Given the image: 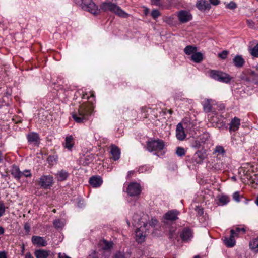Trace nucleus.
I'll return each instance as SVG.
<instances>
[{
	"label": "nucleus",
	"mask_w": 258,
	"mask_h": 258,
	"mask_svg": "<svg viewBox=\"0 0 258 258\" xmlns=\"http://www.w3.org/2000/svg\"><path fill=\"white\" fill-rule=\"evenodd\" d=\"M176 154L179 157H182L185 154V151L182 147H178L176 151Z\"/></svg>",
	"instance_id": "2f4dec72"
},
{
	"label": "nucleus",
	"mask_w": 258,
	"mask_h": 258,
	"mask_svg": "<svg viewBox=\"0 0 258 258\" xmlns=\"http://www.w3.org/2000/svg\"><path fill=\"white\" fill-rule=\"evenodd\" d=\"M57 159V157L55 155H50L47 158V161L51 164H53L54 162H56Z\"/></svg>",
	"instance_id": "e433bc0d"
},
{
	"label": "nucleus",
	"mask_w": 258,
	"mask_h": 258,
	"mask_svg": "<svg viewBox=\"0 0 258 258\" xmlns=\"http://www.w3.org/2000/svg\"><path fill=\"white\" fill-rule=\"evenodd\" d=\"M134 173V171H129L128 176H130L131 175L133 174Z\"/></svg>",
	"instance_id": "338daca9"
},
{
	"label": "nucleus",
	"mask_w": 258,
	"mask_h": 258,
	"mask_svg": "<svg viewBox=\"0 0 258 258\" xmlns=\"http://www.w3.org/2000/svg\"><path fill=\"white\" fill-rule=\"evenodd\" d=\"M204 139H205V140H203V139H202V141L203 142H205L206 140H208V139L209 138V135L206 134H205L204 135Z\"/></svg>",
	"instance_id": "4d7b16f0"
},
{
	"label": "nucleus",
	"mask_w": 258,
	"mask_h": 258,
	"mask_svg": "<svg viewBox=\"0 0 258 258\" xmlns=\"http://www.w3.org/2000/svg\"><path fill=\"white\" fill-rule=\"evenodd\" d=\"M165 146V142L160 139L152 140L147 142V150L149 152L155 151V154L160 157L164 154V152L162 151Z\"/></svg>",
	"instance_id": "f03ea898"
},
{
	"label": "nucleus",
	"mask_w": 258,
	"mask_h": 258,
	"mask_svg": "<svg viewBox=\"0 0 258 258\" xmlns=\"http://www.w3.org/2000/svg\"><path fill=\"white\" fill-rule=\"evenodd\" d=\"M0 258H7L6 253L5 251L0 252Z\"/></svg>",
	"instance_id": "864d4df0"
},
{
	"label": "nucleus",
	"mask_w": 258,
	"mask_h": 258,
	"mask_svg": "<svg viewBox=\"0 0 258 258\" xmlns=\"http://www.w3.org/2000/svg\"><path fill=\"white\" fill-rule=\"evenodd\" d=\"M210 4L213 5H217L220 3L219 0H209Z\"/></svg>",
	"instance_id": "603ef678"
},
{
	"label": "nucleus",
	"mask_w": 258,
	"mask_h": 258,
	"mask_svg": "<svg viewBox=\"0 0 258 258\" xmlns=\"http://www.w3.org/2000/svg\"><path fill=\"white\" fill-rule=\"evenodd\" d=\"M178 214L179 212L177 210H170L164 215V218L166 220L175 221L178 219Z\"/></svg>",
	"instance_id": "f8f14e48"
},
{
	"label": "nucleus",
	"mask_w": 258,
	"mask_h": 258,
	"mask_svg": "<svg viewBox=\"0 0 258 258\" xmlns=\"http://www.w3.org/2000/svg\"><path fill=\"white\" fill-rule=\"evenodd\" d=\"M3 154L2 151H0V162L3 161Z\"/></svg>",
	"instance_id": "bf43d9fd"
},
{
	"label": "nucleus",
	"mask_w": 258,
	"mask_h": 258,
	"mask_svg": "<svg viewBox=\"0 0 258 258\" xmlns=\"http://www.w3.org/2000/svg\"><path fill=\"white\" fill-rule=\"evenodd\" d=\"M102 180L100 177L92 176L89 179V183L93 187H99L102 183Z\"/></svg>",
	"instance_id": "a211bd4d"
},
{
	"label": "nucleus",
	"mask_w": 258,
	"mask_h": 258,
	"mask_svg": "<svg viewBox=\"0 0 258 258\" xmlns=\"http://www.w3.org/2000/svg\"><path fill=\"white\" fill-rule=\"evenodd\" d=\"M158 221L156 219L152 218L150 221L149 224L150 226L152 227H155V226L157 224Z\"/></svg>",
	"instance_id": "8fccbe9b"
},
{
	"label": "nucleus",
	"mask_w": 258,
	"mask_h": 258,
	"mask_svg": "<svg viewBox=\"0 0 258 258\" xmlns=\"http://www.w3.org/2000/svg\"><path fill=\"white\" fill-rule=\"evenodd\" d=\"M233 62L235 67L241 68L245 63V60L241 55H236L233 59Z\"/></svg>",
	"instance_id": "5701e85b"
},
{
	"label": "nucleus",
	"mask_w": 258,
	"mask_h": 258,
	"mask_svg": "<svg viewBox=\"0 0 258 258\" xmlns=\"http://www.w3.org/2000/svg\"><path fill=\"white\" fill-rule=\"evenodd\" d=\"M159 1L160 0H154L153 2V3L154 5H158V2H159Z\"/></svg>",
	"instance_id": "680f3d73"
},
{
	"label": "nucleus",
	"mask_w": 258,
	"mask_h": 258,
	"mask_svg": "<svg viewBox=\"0 0 258 258\" xmlns=\"http://www.w3.org/2000/svg\"><path fill=\"white\" fill-rule=\"evenodd\" d=\"M22 173H24L23 176H24L26 177H30L32 176V174L29 170H26L24 172H22Z\"/></svg>",
	"instance_id": "de8ad7c7"
},
{
	"label": "nucleus",
	"mask_w": 258,
	"mask_h": 258,
	"mask_svg": "<svg viewBox=\"0 0 258 258\" xmlns=\"http://www.w3.org/2000/svg\"><path fill=\"white\" fill-rule=\"evenodd\" d=\"M212 106L208 100L203 105V109L205 112L208 113L211 111Z\"/></svg>",
	"instance_id": "c85d7f7f"
},
{
	"label": "nucleus",
	"mask_w": 258,
	"mask_h": 258,
	"mask_svg": "<svg viewBox=\"0 0 258 258\" xmlns=\"http://www.w3.org/2000/svg\"><path fill=\"white\" fill-rule=\"evenodd\" d=\"M195 210L197 212L198 214L200 216L203 215L204 213L203 209L200 207H197Z\"/></svg>",
	"instance_id": "09e8293b"
},
{
	"label": "nucleus",
	"mask_w": 258,
	"mask_h": 258,
	"mask_svg": "<svg viewBox=\"0 0 258 258\" xmlns=\"http://www.w3.org/2000/svg\"><path fill=\"white\" fill-rule=\"evenodd\" d=\"M53 183V178L50 175H43L39 180V185L44 189H49Z\"/></svg>",
	"instance_id": "423d86ee"
},
{
	"label": "nucleus",
	"mask_w": 258,
	"mask_h": 258,
	"mask_svg": "<svg viewBox=\"0 0 258 258\" xmlns=\"http://www.w3.org/2000/svg\"><path fill=\"white\" fill-rule=\"evenodd\" d=\"M32 242L34 245L38 246L44 247L47 245V242L44 237L38 236H33L31 238Z\"/></svg>",
	"instance_id": "1a4fd4ad"
},
{
	"label": "nucleus",
	"mask_w": 258,
	"mask_h": 258,
	"mask_svg": "<svg viewBox=\"0 0 258 258\" xmlns=\"http://www.w3.org/2000/svg\"><path fill=\"white\" fill-rule=\"evenodd\" d=\"M24 228L26 233H28L30 232V225L27 222L25 223Z\"/></svg>",
	"instance_id": "a18cd8bd"
},
{
	"label": "nucleus",
	"mask_w": 258,
	"mask_h": 258,
	"mask_svg": "<svg viewBox=\"0 0 258 258\" xmlns=\"http://www.w3.org/2000/svg\"><path fill=\"white\" fill-rule=\"evenodd\" d=\"M25 258H34V257L30 252H28L25 255Z\"/></svg>",
	"instance_id": "6e6d98bb"
},
{
	"label": "nucleus",
	"mask_w": 258,
	"mask_h": 258,
	"mask_svg": "<svg viewBox=\"0 0 258 258\" xmlns=\"http://www.w3.org/2000/svg\"><path fill=\"white\" fill-rule=\"evenodd\" d=\"M4 231H5L4 228L3 227L0 226V234H4Z\"/></svg>",
	"instance_id": "13d9d810"
},
{
	"label": "nucleus",
	"mask_w": 258,
	"mask_h": 258,
	"mask_svg": "<svg viewBox=\"0 0 258 258\" xmlns=\"http://www.w3.org/2000/svg\"><path fill=\"white\" fill-rule=\"evenodd\" d=\"M229 201V198L225 195L222 196L219 199V202L222 203V205H225L227 204Z\"/></svg>",
	"instance_id": "473e14b6"
},
{
	"label": "nucleus",
	"mask_w": 258,
	"mask_h": 258,
	"mask_svg": "<svg viewBox=\"0 0 258 258\" xmlns=\"http://www.w3.org/2000/svg\"><path fill=\"white\" fill-rule=\"evenodd\" d=\"M192 236V232L188 228H184L180 234V237L184 241L190 240Z\"/></svg>",
	"instance_id": "ddd939ff"
},
{
	"label": "nucleus",
	"mask_w": 258,
	"mask_h": 258,
	"mask_svg": "<svg viewBox=\"0 0 258 258\" xmlns=\"http://www.w3.org/2000/svg\"><path fill=\"white\" fill-rule=\"evenodd\" d=\"M74 145V138L72 136H67L65 139L64 147L69 150H71Z\"/></svg>",
	"instance_id": "b1692460"
},
{
	"label": "nucleus",
	"mask_w": 258,
	"mask_h": 258,
	"mask_svg": "<svg viewBox=\"0 0 258 258\" xmlns=\"http://www.w3.org/2000/svg\"><path fill=\"white\" fill-rule=\"evenodd\" d=\"M227 7L230 9H234L236 8V4L233 2H231L228 4Z\"/></svg>",
	"instance_id": "c03bdc74"
},
{
	"label": "nucleus",
	"mask_w": 258,
	"mask_h": 258,
	"mask_svg": "<svg viewBox=\"0 0 258 258\" xmlns=\"http://www.w3.org/2000/svg\"><path fill=\"white\" fill-rule=\"evenodd\" d=\"M11 173L12 176L17 180H19L23 176L24 173L20 171L19 168L16 166L13 165L12 167Z\"/></svg>",
	"instance_id": "dca6fc26"
},
{
	"label": "nucleus",
	"mask_w": 258,
	"mask_h": 258,
	"mask_svg": "<svg viewBox=\"0 0 258 258\" xmlns=\"http://www.w3.org/2000/svg\"><path fill=\"white\" fill-rule=\"evenodd\" d=\"M151 15V16L154 19H155L156 18L158 17L159 16H160L161 14L158 10L154 9L152 11Z\"/></svg>",
	"instance_id": "c9c22d12"
},
{
	"label": "nucleus",
	"mask_w": 258,
	"mask_h": 258,
	"mask_svg": "<svg viewBox=\"0 0 258 258\" xmlns=\"http://www.w3.org/2000/svg\"><path fill=\"white\" fill-rule=\"evenodd\" d=\"M249 247L251 249L257 251L256 249L258 248V238L253 239L250 242Z\"/></svg>",
	"instance_id": "c756f323"
},
{
	"label": "nucleus",
	"mask_w": 258,
	"mask_h": 258,
	"mask_svg": "<svg viewBox=\"0 0 258 258\" xmlns=\"http://www.w3.org/2000/svg\"><path fill=\"white\" fill-rule=\"evenodd\" d=\"M209 74L212 79L223 83H229L232 79L229 74L220 71L211 70Z\"/></svg>",
	"instance_id": "39448f33"
},
{
	"label": "nucleus",
	"mask_w": 258,
	"mask_h": 258,
	"mask_svg": "<svg viewBox=\"0 0 258 258\" xmlns=\"http://www.w3.org/2000/svg\"><path fill=\"white\" fill-rule=\"evenodd\" d=\"M76 3L81 2L82 8L94 15L100 14V10L92 0H74Z\"/></svg>",
	"instance_id": "20e7f679"
},
{
	"label": "nucleus",
	"mask_w": 258,
	"mask_h": 258,
	"mask_svg": "<svg viewBox=\"0 0 258 258\" xmlns=\"http://www.w3.org/2000/svg\"><path fill=\"white\" fill-rule=\"evenodd\" d=\"M149 12V9H146L145 10H144V13H145V15H147L148 13Z\"/></svg>",
	"instance_id": "0e129e2a"
},
{
	"label": "nucleus",
	"mask_w": 258,
	"mask_h": 258,
	"mask_svg": "<svg viewBox=\"0 0 258 258\" xmlns=\"http://www.w3.org/2000/svg\"><path fill=\"white\" fill-rule=\"evenodd\" d=\"M214 152L217 153L218 154H222L223 155V154H224V153H225V151L222 146H218L216 147L215 150H214Z\"/></svg>",
	"instance_id": "72a5a7b5"
},
{
	"label": "nucleus",
	"mask_w": 258,
	"mask_h": 258,
	"mask_svg": "<svg viewBox=\"0 0 258 258\" xmlns=\"http://www.w3.org/2000/svg\"><path fill=\"white\" fill-rule=\"evenodd\" d=\"M92 107L88 104H83L72 113V117L77 123H83L87 120V117L91 113Z\"/></svg>",
	"instance_id": "f257e3e1"
},
{
	"label": "nucleus",
	"mask_w": 258,
	"mask_h": 258,
	"mask_svg": "<svg viewBox=\"0 0 258 258\" xmlns=\"http://www.w3.org/2000/svg\"><path fill=\"white\" fill-rule=\"evenodd\" d=\"M246 22L247 24L250 28H253L254 27V23L252 20H247Z\"/></svg>",
	"instance_id": "3c124183"
},
{
	"label": "nucleus",
	"mask_w": 258,
	"mask_h": 258,
	"mask_svg": "<svg viewBox=\"0 0 258 258\" xmlns=\"http://www.w3.org/2000/svg\"><path fill=\"white\" fill-rule=\"evenodd\" d=\"M69 174L64 170H61L56 174V178L58 181L66 180L69 176Z\"/></svg>",
	"instance_id": "aec40b11"
},
{
	"label": "nucleus",
	"mask_w": 258,
	"mask_h": 258,
	"mask_svg": "<svg viewBox=\"0 0 258 258\" xmlns=\"http://www.w3.org/2000/svg\"><path fill=\"white\" fill-rule=\"evenodd\" d=\"M241 79L242 80H245L246 81H247V82H249L250 81V79L248 78H244V77H241Z\"/></svg>",
	"instance_id": "e2e57ef3"
},
{
	"label": "nucleus",
	"mask_w": 258,
	"mask_h": 258,
	"mask_svg": "<svg viewBox=\"0 0 258 258\" xmlns=\"http://www.w3.org/2000/svg\"><path fill=\"white\" fill-rule=\"evenodd\" d=\"M110 153L112 155V158L114 161H116L119 159L120 151L118 147L115 145H112L111 146Z\"/></svg>",
	"instance_id": "f3484780"
},
{
	"label": "nucleus",
	"mask_w": 258,
	"mask_h": 258,
	"mask_svg": "<svg viewBox=\"0 0 258 258\" xmlns=\"http://www.w3.org/2000/svg\"><path fill=\"white\" fill-rule=\"evenodd\" d=\"M205 156L202 152L201 151H198L195 154L192 160L193 162H195L196 164H201Z\"/></svg>",
	"instance_id": "412c9836"
},
{
	"label": "nucleus",
	"mask_w": 258,
	"mask_h": 258,
	"mask_svg": "<svg viewBox=\"0 0 258 258\" xmlns=\"http://www.w3.org/2000/svg\"><path fill=\"white\" fill-rule=\"evenodd\" d=\"M251 76H252V81L255 84H258V74L254 72H251Z\"/></svg>",
	"instance_id": "4c0bfd02"
},
{
	"label": "nucleus",
	"mask_w": 258,
	"mask_h": 258,
	"mask_svg": "<svg viewBox=\"0 0 258 258\" xmlns=\"http://www.w3.org/2000/svg\"><path fill=\"white\" fill-rule=\"evenodd\" d=\"M235 230V236H237L239 233H240V232H242L243 233H244L245 232V229L244 228H239V227H237L236 228Z\"/></svg>",
	"instance_id": "a19ab883"
},
{
	"label": "nucleus",
	"mask_w": 258,
	"mask_h": 258,
	"mask_svg": "<svg viewBox=\"0 0 258 258\" xmlns=\"http://www.w3.org/2000/svg\"><path fill=\"white\" fill-rule=\"evenodd\" d=\"M250 54L254 57H258V43L251 50Z\"/></svg>",
	"instance_id": "f704fd0d"
},
{
	"label": "nucleus",
	"mask_w": 258,
	"mask_h": 258,
	"mask_svg": "<svg viewBox=\"0 0 258 258\" xmlns=\"http://www.w3.org/2000/svg\"><path fill=\"white\" fill-rule=\"evenodd\" d=\"M50 251L44 249H37L34 252V255L36 258H47Z\"/></svg>",
	"instance_id": "6ab92c4d"
},
{
	"label": "nucleus",
	"mask_w": 258,
	"mask_h": 258,
	"mask_svg": "<svg viewBox=\"0 0 258 258\" xmlns=\"http://www.w3.org/2000/svg\"><path fill=\"white\" fill-rule=\"evenodd\" d=\"M167 112H168L169 114H172L173 113V111L172 110H166Z\"/></svg>",
	"instance_id": "69168bd1"
},
{
	"label": "nucleus",
	"mask_w": 258,
	"mask_h": 258,
	"mask_svg": "<svg viewBox=\"0 0 258 258\" xmlns=\"http://www.w3.org/2000/svg\"><path fill=\"white\" fill-rule=\"evenodd\" d=\"M197 8L202 11L209 10L211 8L210 4L206 0H200L196 3Z\"/></svg>",
	"instance_id": "2eb2a0df"
},
{
	"label": "nucleus",
	"mask_w": 258,
	"mask_h": 258,
	"mask_svg": "<svg viewBox=\"0 0 258 258\" xmlns=\"http://www.w3.org/2000/svg\"><path fill=\"white\" fill-rule=\"evenodd\" d=\"M176 136L177 138L181 141L184 140L186 137L184 128L181 123H179L176 126Z\"/></svg>",
	"instance_id": "4468645a"
},
{
	"label": "nucleus",
	"mask_w": 258,
	"mask_h": 258,
	"mask_svg": "<svg viewBox=\"0 0 258 258\" xmlns=\"http://www.w3.org/2000/svg\"><path fill=\"white\" fill-rule=\"evenodd\" d=\"M228 54V51L226 50L223 51L221 53L218 54V57L222 59H225Z\"/></svg>",
	"instance_id": "58836bf2"
},
{
	"label": "nucleus",
	"mask_w": 258,
	"mask_h": 258,
	"mask_svg": "<svg viewBox=\"0 0 258 258\" xmlns=\"http://www.w3.org/2000/svg\"><path fill=\"white\" fill-rule=\"evenodd\" d=\"M114 258H125L124 255L123 253L121 252H117L114 255Z\"/></svg>",
	"instance_id": "49530a36"
},
{
	"label": "nucleus",
	"mask_w": 258,
	"mask_h": 258,
	"mask_svg": "<svg viewBox=\"0 0 258 258\" xmlns=\"http://www.w3.org/2000/svg\"><path fill=\"white\" fill-rule=\"evenodd\" d=\"M53 225L57 229H61L63 226V222L59 219H56L53 221Z\"/></svg>",
	"instance_id": "7c9ffc66"
},
{
	"label": "nucleus",
	"mask_w": 258,
	"mask_h": 258,
	"mask_svg": "<svg viewBox=\"0 0 258 258\" xmlns=\"http://www.w3.org/2000/svg\"><path fill=\"white\" fill-rule=\"evenodd\" d=\"M28 142L34 145H38L40 142L39 136L37 133L32 132L27 135Z\"/></svg>",
	"instance_id": "9d476101"
},
{
	"label": "nucleus",
	"mask_w": 258,
	"mask_h": 258,
	"mask_svg": "<svg viewBox=\"0 0 258 258\" xmlns=\"http://www.w3.org/2000/svg\"><path fill=\"white\" fill-rule=\"evenodd\" d=\"M126 191L128 195L131 197L137 196L140 194L141 187L139 183L132 182L128 185Z\"/></svg>",
	"instance_id": "0eeeda50"
},
{
	"label": "nucleus",
	"mask_w": 258,
	"mask_h": 258,
	"mask_svg": "<svg viewBox=\"0 0 258 258\" xmlns=\"http://www.w3.org/2000/svg\"><path fill=\"white\" fill-rule=\"evenodd\" d=\"M58 257L59 258H71L70 257L64 255V254H61V253L59 254Z\"/></svg>",
	"instance_id": "5fc2aeb1"
},
{
	"label": "nucleus",
	"mask_w": 258,
	"mask_h": 258,
	"mask_svg": "<svg viewBox=\"0 0 258 258\" xmlns=\"http://www.w3.org/2000/svg\"><path fill=\"white\" fill-rule=\"evenodd\" d=\"M240 195L238 192H235L233 195V199L236 202L240 201Z\"/></svg>",
	"instance_id": "37998d69"
},
{
	"label": "nucleus",
	"mask_w": 258,
	"mask_h": 258,
	"mask_svg": "<svg viewBox=\"0 0 258 258\" xmlns=\"http://www.w3.org/2000/svg\"><path fill=\"white\" fill-rule=\"evenodd\" d=\"M93 161V156L92 155H88L85 156L82 159V164L84 166H88Z\"/></svg>",
	"instance_id": "a878e982"
},
{
	"label": "nucleus",
	"mask_w": 258,
	"mask_h": 258,
	"mask_svg": "<svg viewBox=\"0 0 258 258\" xmlns=\"http://www.w3.org/2000/svg\"><path fill=\"white\" fill-rule=\"evenodd\" d=\"M104 246L103 248L104 249H109L112 246V243L110 242H108L106 240L104 241Z\"/></svg>",
	"instance_id": "ea45409f"
},
{
	"label": "nucleus",
	"mask_w": 258,
	"mask_h": 258,
	"mask_svg": "<svg viewBox=\"0 0 258 258\" xmlns=\"http://www.w3.org/2000/svg\"><path fill=\"white\" fill-rule=\"evenodd\" d=\"M179 21L181 23H185L190 21L192 16L191 13L186 10H180L177 13Z\"/></svg>",
	"instance_id": "6e6552de"
},
{
	"label": "nucleus",
	"mask_w": 258,
	"mask_h": 258,
	"mask_svg": "<svg viewBox=\"0 0 258 258\" xmlns=\"http://www.w3.org/2000/svg\"><path fill=\"white\" fill-rule=\"evenodd\" d=\"M235 230L234 229H231L230 231V236L229 238L225 237L224 240V243L225 245L230 247H233L235 244V240L234 239L235 235Z\"/></svg>",
	"instance_id": "9b49d317"
},
{
	"label": "nucleus",
	"mask_w": 258,
	"mask_h": 258,
	"mask_svg": "<svg viewBox=\"0 0 258 258\" xmlns=\"http://www.w3.org/2000/svg\"><path fill=\"white\" fill-rule=\"evenodd\" d=\"M173 237V232H171V231H170V233H169V238L171 239Z\"/></svg>",
	"instance_id": "052dcab7"
},
{
	"label": "nucleus",
	"mask_w": 258,
	"mask_h": 258,
	"mask_svg": "<svg viewBox=\"0 0 258 258\" xmlns=\"http://www.w3.org/2000/svg\"><path fill=\"white\" fill-rule=\"evenodd\" d=\"M197 50V48L196 47H194L191 45L187 46L184 49V51L185 53L187 55H190L191 54L194 53Z\"/></svg>",
	"instance_id": "cd10ccee"
},
{
	"label": "nucleus",
	"mask_w": 258,
	"mask_h": 258,
	"mask_svg": "<svg viewBox=\"0 0 258 258\" xmlns=\"http://www.w3.org/2000/svg\"><path fill=\"white\" fill-rule=\"evenodd\" d=\"M255 203L258 205V196L256 198V200H255Z\"/></svg>",
	"instance_id": "774afa93"
},
{
	"label": "nucleus",
	"mask_w": 258,
	"mask_h": 258,
	"mask_svg": "<svg viewBox=\"0 0 258 258\" xmlns=\"http://www.w3.org/2000/svg\"><path fill=\"white\" fill-rule=\"evenodd\" d=\"M100 9L103 11L113 12L120 17L126 18L128 14L121 10L118 6L111 2H104L100 5Z\"/></svg>",
	"instance_id": "7ed1b4c3"
},
{
	"label": "nucleus",
	"mask_w": 258,
	"mask_h": 258,
	"mask_svg": "<svg viewBox=\"0 0 258 258\" xmlns=\"http://www.w3.org/2000/svg\"><path fill=\"white\" fill-rule=\"evenodd\" d=\"M203 59V55L201 52H195L191 56V59L196 63L200 62Z\"/></svg>",
	"instance_id": "393cba45"
},
{
	"label": "nucleus",
	"mask_w": 258,
	"mask_h": 258,
	"mask_svg": "<svg viewBox=\"0 0 258 258\" xmlns=\"http://www.w3.org/2000/svg\"><path fill=\"white\" fill-rule=\"evenodd\" d=\"M5 212V206L3 203H0V217L2 216Z\"/></svg>",
	"instance_id": "79ce46f5"
},
{
	"label": "nucleus",
	"mask_w": 258,
	"mask_h": 258,
	"mask_svg": "<svg viewBox=\"0 0 258 258\" xmlns=\"http://www.w3.org/2000/svg\"><path fill=\"white\" fill-rule=\"evenodd\" d=\"M136 236L137 237V240L138 241V242H141L144 241V238L145 237V235H144L141 231L140 228H139L136 231Z\"/></svg>",
	"instance_id": "bb28decb"
},
{
	"label": "nucleus",
	"mask_w": 258,
	"mask_h": 258,
	"mask_svg": "<svg viewBox=\"0 0 258 258\" xmlns=\"http://www.w3.org/2000/svg\"><path fill=\"white\" fill-rule=\"evenodd\" d=\"M240 125V120L238 118L235 117L232 119L230 124V130L236 131L237 130Z\"/></svg>",
	"instance_id": "4be33fe9"
}]
</instances>
